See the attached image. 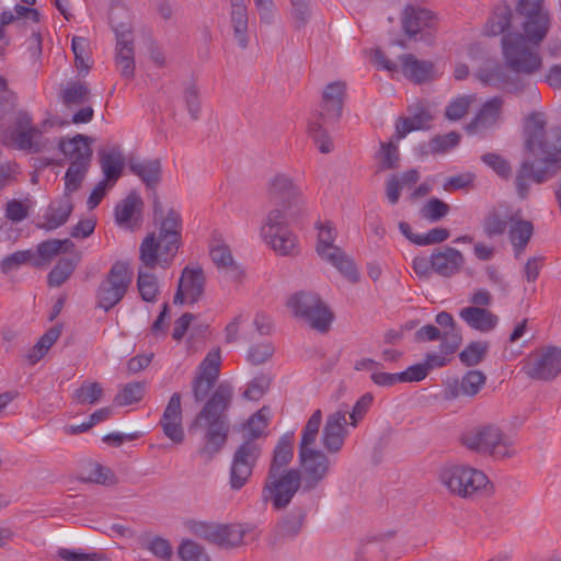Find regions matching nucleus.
<instances>
[{
	"label": "nucleus",
	"instance_id": "1",
	"mask_svg": "<svg viewBox=\"0 0 561 561\" xmlns=\"http://www.w3.org/2000/svg\"><path fill=\"white\" fill-rule=\"evenodd\" d=\"M523 150L526 158L516 171L514 184L517 196L525 201L531 182L541 185L561 173V126L547 128L545 113L528 114L523 127Z\"/></svg>",
	"mask_w": 561,
	"mask_h": 561
},
{
	"label": "nucleus",
	"instance_id": "2",
	"mask_svg": "<svg viewBox=\"0 0 561 561\" xmlns=\"http://www.w3.org/2000/svg\"><path fill=\"white\" fill-rule=\"evenodd\" d=\"M217 379L196 373L192 380L195 402H205L192 422L191 430L204 432V445L198 455L209 462L224 448L230 432L228 412L233 401V387L228 381L216 386Z\"/></svg>",
	"mask_w": 561,
	"mask_h": 561
},
{
	"label": "nucleus",
	"instance_id": "3",
	"mask_svg": "<svg viewBox=\"0 0 561 561\" xmlns=\"http://www.w3.org/2000/svg\"><path fill=\"white\" fill-rule=\"evenodd\" d=\"M294 458V433L284 434L277 442L262 488V501L275 511L285 510L301 486L298 469H287Z\"/></svg>",
	"mask_w": 561,
	"mask_h": 561
},
{
	"label": "nucleus",
	"instance_id": "4",
	"mask_svg": "<svg viewBox=\"0 0 561 561\" xmlns=\"http://www.w3.org/2000/svg\"><path fill=\"white\" fill-rule=\"evenodd\" d=\"M159 220L158 234L149 232L139 245V261L145 267L169 268L182 244V217L171 208Z\"/></svg>",
	"mask_w": 561,
	"mask_h": 561
},
{
	"label": "nucleus",
	"instance_id": "5",
	"mask_svg": "<svg viewBox=\"0 0 561 561\" xmlns=\"http://www.w3.org/2000/svg\"><path fill=\"white\" fill-rule=\"evenodd\" d=\"M42 135L26 110H16L0 121V142L8 148L38 153L44 149Z\"/></svg>",
	"mask_w": 561,
	"mask_h": 561
},
{
	"label": "nucleus",
	"instance_id": "6",
	"mask_svg": "<svg viewBox=\"0 0 561 561\" xmlns=\"http://www.w3.org/2000/svg\"><path fill=\"white\" fill-rule=\"evenodd\" d=\"M346 95V83L334 81L329 83L322 93V110L312 115L308 123V134L313 139L321 153H330L333 150V142L322 123L333 119L339 121L342 116Z\"/></svg>",
	"mask_w": 561,
	"mask_h": 561
},
{
	"label": "nucleus",
	"instance_id": "7",
	"mask_svg": "<svg viewBox=\"0 0 561 561\" xmlns=\"http://www.w3.org/2000/svg\"><path fill=\"white\" fill-rule=\"evenodd\" d=\"M108 19L116 35V66L122 78L131 80L135 76V48L129 12L123 5L112 4Z\"/></svg>",
	"mask_w": 561,
	"mask_h": 561
},
{
	"label": "nucleus",
	"instance_id": "8",
	"mask_svg": "<svg viewBox=\"0 0 561 561\" xmlns=\"http://www.w3.org/2000/svg\"><path fill=\"white\" fill-rule=\"evenodd\" d=\"M461 442L468 449L488 454L495 459L502 460L516 455L514 442L493 424L472 428L461 436Z\"/></svg>",
	"mask_w": 561,
	"mask_h": 561
},
{
	"label": "nucleus",
	"instance_id": "9",
	"mask_svg": "<svg viewBox=\"0 0 561 561\" xmlns=\"http://www.w3.org/2000/svg\"><path fill=\"white\" fill-rule=\"evenodd\" d=\"M134 272L127 261H116L95 291V307L105 312L117 306L133 283Z\"/></svg>",
	"mask_w": 561,
	"mask_h": 561
},
{
	"label": "nucleus",
	"instance_id": "10",
	"mask_svg": "<svg viewBox=\"0 0 561 561\" xmlns=\"http://www.w3.org/2000/svg\"><path fill=\"white\" fill-rule=\"evenodd\" d=\"M502 50L507 67L516 73L533 75L541 68L542 59L522 33L502 36Z\"/></svg>",
	"mask_w": 561,
	"mask_h": 561
},
{
	"label": "nucleus",
	"instance_id": "11",
	"mask_svg": "<svg viewBox=\"0 0 561 561\" xmlns=\"http://www.w3.org/2000/svg\"><path fill=\"white\" fill-rule=\"evenodd\" d=\"M267 197L274 208H279L291 219H298L306 213V201L299 186L286 174L273 176L267 186Z\"/></svg>",
	"mask_w": 561,
	"mask_h": 561
},
{
	"label": "nucleus",
	"instance_id": "12",
	"mask_svg": "<svg viewBox=\"0 0 561 561\" xmlns=\"http://www.w3.org/2000/svg\"><path fill=\"white\" fill-rule=\"evenodd\" d=\"M515 10L522 19V36L539 47L551 27V16L543 7V0H517Z\"/></svg>",
	"mask_w": 561,
	"mask_h": 561
},
{
	"label": "nucleus",
	"instance_id": "13",
	"mask_svg": "<svg viewBox=\"0 0 561 561\" xmlns=\"http://www.w3.org/2000/svg\"><path fill=\"white\" fill-rule=\"evenodd\" d=\"M287 305L296 317L302 319L312 329L321 333L329 331L333 321V313L318 294L310 291L296 293L289 298Z\"/></svg>",
	"mask_w": 561,
	"mask_h": 561
},
{
	"label": "nucleus",
	"instance_id": "14",
	"mask_svg": "<svg viewBox=\"0 0 561 561\" xmlns=\"http://www.w3.org/2000/svg\"><path fill=\"white\" fill-rule=\"evenodd\" d=\"M439 480L453 494L465 499L486 488L490 483L481 470L465 465L443 468Z\"/></svg>",
	"mask_w": 561,
	"mask_h": 561
},
{
	"label": "nucleus",
	"instance_id": "15",
	"mask_svg": "<svg viewBox=\"0 0 561 561\" xmlns=\"http://www.w3.org/2000/svg\"><path fill=\"white\" fill-rule=\"evenodd\" d=\"M262 444L252 439H243L236 448L229 470V486L231 490L239 491L249 483L262 456Z\"/></svg>",
	"mask_w": 561,
	"mask_h": 561
},
{
	"label": "nucleus",
	"instance_id": "16",
	"mask_svg": "<svg viewBox=\"0 0 561 561\" xmlns=\"http://www.w3.org/2000/svg\"><path fill=\"white\" fill-rule=\"evenodd\" d=\"M290 220L284 210L273 208L261 229L266 242L280 255H293L297 248V238L287 226Z\"/></svg>",
	"mask_w": 561,
	"mask_h": 561
},
{
	"label": "nucleus",
	"instance_id": "17",
	"mask_svg": "<svg viewBox=\"0 0 561 561\" xmlns=\"http://www.w3.org/2000/svg\"><path fill=\"white\" fill-rule=\"evenodd\" d=\"M401 25L409 38L432 44L438 28V18L426 8L408 4L401 14Z\"/></svg>",
	"mask_w": 561,
	"mask_h": 561
},
{
	"label": "nucleus",
	"instance_id": "18",
	"mask_svg": "<svg viewBox=\"0 0 561 561\" xmlns=\"http://www.w3.org/2000/svg\"><path fill=\"white\" fill-rule=\"evenodd\" d=\"M298 456L302 468L300 472L302 490L310 492L328 476L330 459L319 449L298 450Z\"/></svg>",
	"mask_w": 561,
	"mask_h": 561
},
{
	"label": "nucleus",
	"instance_id": "19",
	"mask_svg": "<svg viewBox=\"0 0 561 561\" xmlns=\"http://www.w3.org/2000/svg\"><path fill=\"white\" fill-rule=\"evenodd\" d=\"M524 369L533 379L549 381L561 373V348L547 346L529 358Z\"/></svg>",
	"mask_w": 561,
	"mask_h": 561
},
{
	"label": "nucleus",
	"instance_id": "20",
	"mask_svg": "<svg viewBox=\"0 0 561 561\" xmlns=\"http://www.w3.org/2000/svg\"><path fill=\"white\" fill-rule=\"evenodd\" d=\"M347 411L337 410L328 415L321 436L324 449L330 454H337L344 446L347 436Z\"/></svg>",
	"mask_w": 561,
	"mask_h": 561
},
{
	"label": "nucleus",
	"instance_id": "21",
	"mask_svg": "<svg viewBox=\"0 0 561 561\" xmlns=\"http://www.w3.org/2000/svg\"><path fill=\"white\" fill-rule=\"evenodd\" d=\"M466 263L463 254L445 245L432 252L433 271L442 277L450 278L459 274Z\"/></svg>",
	"mask_w": 561,
	"mask_h": 561
},
{
	"label": "nucleus",
	"instance_id": "22",
	"mask_svg": "<svg viewBox=\"0 0 561 561\" xmlns=\"http://www.w3.org/2000/svg\"><path fill=\"white\" fill-rule=\"evenodd\" d=\"M164 435L175 444H181L184 440V431L182 427V409H181V394L174 392L160 420Z\"/></svg>",
	"mask_w": 561,
	"mask_h": 561
},
{
	"label": "nucleus",
	"instance_id": "23",
	"mask_svg": "<svg viewBox=\"0 0 561 561\" xmlns=\"http://www.w3.org/2000/svg\"><path fill=\"white\" fill-rule=\"evenodd\" d=\"M401 72L415 84H421L435 78V66L430 60H420L412 54L400 56Z\"/></svg>",
	"mask_w": 561,
	"mask_h": 561
},
{
	"label": "nucleus",
	"instance_id": "24",
	"mask_svg": "<svg viewBox=\"0 0 561 561\" xmlns=\"http://www.w3.org/2000/svg\"><path fill=\"white\" fill-rule=\"evenodd\" d=\"M504 101L501 96H493L482 104L476 117L466 126L468 134L494 126L501 118Z\"/></svg>",
	"mask_w": 561,
	"mask_h": 561
},
{
	"label": "nucleus",
	"instance_id": "25",
	"mask_svg": "<svg viewBox=\"0 0 561 561\" xmlns=\"http://www.w3.org/2000/svg\"><path fill=\"white\" fill-rule=\"evenodd\" d=\"M408 111L410 115L400 118L397 123L398 139L404 138L411 131L427 129L433 119L432 114L422 103L410 105Z\"/></svg>",
	"mask_w": 561,
	"mask_h": 561
},
{
	"label": "nucleus",
	"instance_id": "26",
	"mask_svg": "<svg viewBox=\"0 0 561 561\" xmlns=\"http://www.w3.org/2000/svg\"><path fill=\"white\" fill-rule=\"evenodd\" d=\"M129 171L137 175L148 190L154 191L162 180L160 159H134L128 163Z\"/></svg>",
	"mask_w": 561,
	"mask_h": 561
},
{
	"label": "nucleus",
	"instance_id": "27",
	"mask_svg": "<svg viewBox=\"0 0 561 561\" xmlns=\"http://www.w3.org/2000/svg\"><path fill=\"white\" fill-rule=\"evenodd\" d=\"M534 234V225L530 220L514 216L508 229V240L513 248L514 257L519 260Z\"/></svg>",
	"mask_w": 561,
	"mask_h": 561
},
{
	"label": "nucleus",
	"instance_id": "28",
	"mask_svg": "<svg viewBox=\"0 0 561 561\" xmlns=\"http://www.w3.org/2000/svg\"><path fill=\"white\" fill-rule=\"evenodd\" d=\"M459 317L473 330L490 332L499 323V317L486 308L466 307L459 312Z\"/></svg>",
	"mask_w": 561,
	"mask_h": 561
},
{
	"label": "nucleus",
	"instance_id": "29",
	"mask_svg": "<svg viewBox=\"0 0 561 561\" xmlns=\"http://www.w3.org/2000/svg\"><path fill=\"white\" fill-rule=\"evenodd\" d=\"M514 216L511 215L506 205L494 206L483 218L482 228L488 238L499 237L505 233L508 224L512 222Z\"/></svg>",
	"mask_w": 561,
	"mask_h": 561
},
{
	"label": "nucleus",
	"instance_id": "30",
	"mask_svg": "<svg viewBox=\"0 0 561 561\" xmlns=\"http://www.w3.org/2000/svg\"><path fill=\"white\" fill-rule=\"evenodd\" d=\"M73 209V204L70 196H64L49 205L48 210L44 215L45 222L38 224L37 227L47 231L57 229L65 225Z\"/></svg>",
	"mask_w": 561,
	"mask_h": 561
},
{
	"label": "nucleus",
	"instance_id": "31",
	"mask_svg": "<svg viewBox=\"0 0 561 561\" xmlns=\"http://www.w3.org/2000/svg\"><path fill=\"white\" fill-rule=\"evenodd\" d=\"M205 274L202 267L185 266L180 277V285L184 287L190 304L197 302L204 294Z\"/></svg>",
	"mask_w": 561,
	"mask_h": 561
},
{
	"label": "nucleus",
	"instance_id": "32",
	"mask_svg": "<svg viewBox=\"0 0 561 561\" xmlns=\"http://www.w3.org/2000/svg\"><path fill=\"white\" fill-rule=\"evenodd\" d=\"M513 11L507 3L496 5L488 18L483 33L486 36H499L511 33Z\"/></svg>",
	"mask_w": 561,
	"mask_h": 561
},
{
	"label": "nucleus",
	"instance_id": "33",
	"mask_svg": "<svg viewBox=\"0 0 561 561\" xmlns=\"http://www.w3.org/2000/svg\"><path fill=\"white\" fill-rule=\"evenodd\" d=\"M144 202L140 195L133 191L115 206V221L119 226H129L141 215Z\"/></svg>",
	"mask_w": 561,
	"mask_h": 561
},
{
	"label": "nucleus",
	"instance_id": "34",
	"mask_svg": "<svg viewBox=\"0 0 561 561\" xmlns=\"http://www.w3.org/2000/svg\"><path fill=\"white\" fill-rule=\"evenodd\" d=\"M420 178V172L416 169H410L401 174H392L386 183L388 202L396 205L399 202L402 188L416 184Z\"/></svg>",
	"mask_w": 561,
	"mask_h": 561
},
{
	"label": "nucleus",
	"instance_id": "35",
	"mask_svg": "<svg viewBox=\"0 0 561 561\" xmlns=\"http://www.w3.org/2000/svg\"><path fill=\"white\" fill-rule=\"evenodd\" d=\"M99 156L101 169L104 174L103 180L114 185L122 176L125 167L124 156L118 149L108 152L103 150L99 152Z\"/></svg>",
	"mask_w": 561,
	"mask_h": 561
},
{
	"label": "nucleus",
	"instance_id": "36",
	"mask_svg": "<svg viewBox=\"0 0 561 561\" xmlns=\"http://www.w3.org/2000/svg\"><path fill=\"white\" fill-rule=\"evenodd\" d=\"M91 139L82 134H77L70 139L60 138L58 148L62 154L71 160H78L80 157L88 156V162L91 161L92 149L90 148Z\"/></svg>",
	"mask_w": 561,
	"mask_h": 561
},
{
	"label": "nucleus",
	"instance_id": "37",
	"mask_svg": "<svg viewBox=\"0 0 561 561\" xmlns=\"http://www.w3.org/2000/svg\"><path fill=\"white\" fill-rule=\"evenodd\" d=\"M305 513L299 511H293L284 515L277 523L273 545H276L278 538H294L296 537L304 525Z\"/></svg>",
	"mask_w": 561,
	"mask_h": 561
},
{
	"label": "nucleus",
	"instance_id": "38",
	"mask_svg": "<svg viewBox=\"0 0 561 561\" xmlns=\"http://www.w3.org/2000/svg\"><path fill=\"white\" fill-rule=\"evenodd\" d=\"M89 153L84 158L72 160L70 167L65 174V195L70 196L72 192L81 187L82 181L89 170L90 162H88Z\"/></svg>",
	"mask_w": 561,
	"mask_h": 561
},
{
	"label": "nucleus",
	"instance_id": "39",
	"mask_svg": "<svg viewBox=\"0 0 561 561\" xmlns=\"http://www.w3.org/2000/svg\"><path fill=\"white\" fill-rule=\"evenodd\" d=\"M323 260L332 264L350 282L357 283L359 280V273L353 260L347 256L341 248L333 250V252L324 256Z\"/></svg>",
	"mask_w": 561,
	"mask_h": 561
},
{
	"label": "nucleus",
	"instance_id": "40",
	"mask_svg": "<svg viewBox=\"0 0 561 561\" xmlns=\"http://www.w3.org/2000/svg\"><path fill=\"white\" fill-rule=\"evenodd\" d=\"M147 270L149 268L145 267L140 262V266L138 267L137 288L142 300L152 302L157 299L159 286L154 274Z\"/></svg>",
	"mask_w": 561,
	"mask_h": 561
},
{
	"label": "nucleus",
	"instance_id": "41",
	"mask_svg": "<svg viewBox=\"0 0 561 561\" xmlns=\"http://www.w3.org/2000/svg\"><path fill=\"white\" fill-rule=\"evenodd\" d=\"M270 409L267 407L261 408L257 412L252 414L244 424V439L256 440L263 436L265 428L268 426Z\"/></svg>",
	"mask_w": 561,
	"mask_h": 561
},
{
	"label": "nucleus",
	"instance_id": "42",
	"mask_svg": "<svg viewBox=\"0 0 561 561\" xmlns=\"http://www.w3.org/2000/svg\"><path fill=\"white\" fill-rule=\"evenodd\" d=\"M62 331V324L58 323L48 329L37 341V343L33 346L31 353L28 354V359L32 364L37 363L47 351L54 345V343L59 339Z\"/></svg>",
	"mask_w": 561,
	"mask_h": 561
},
{
	"label": "nucleus",
	"instance_id": "43",
	"mask_svg": "<svg viewBox=\"0 0 561 561\" xmlns=\"http://www.w3.org/2000/svg\"><path fill=\"white\" fill-rule=\"evenodd\" d=\"M77 262L70 257H61L47 275L49 287H59L72 275Z\"/></svg>",
	"mask_w": 561,
	"mask_h": 561
},
{
	"label": "nucleus",
	"instance_id": "44",
	"mask_svg": "<svg viewBox=\"0 0 561 561\" xmlns=\"http://www.w3.org/2000/svg\"><path fill=\"white\" fill-rule=\"evenodd\" d=\"M78 479L85 483H98L103 485H112L115 483V477L111 469L100 463H91L90 467L80 472Z\"/></svg>",
	"mask_w": 561,
	"mask_h": 561
},
{
	"label": "nucleus",
	"instance_id": "45",
	"mask_svg": "<svg viewBox=\"0 0 561 561\" xmlns=\"http://www.w3.org/2000/svg\"><path fill=\"white\" fill-rule=\"evenodd\" d=\"M231 24L233 27V36L238 43V46L245 49L249 46L248 35V9L231 10Z\"/></svg>",
	"mask_w": 561,
	"mask_h": 561
},
{
	"label": "nucleus",
	"instance_id": "46",
	"mask_svg": "<svg viewBox=\"0 0 561 561\" xmlns=\"http://www.w3.org/2000/svg\"><path fill=\"white\" fill-rule=\"evenodd\" d=\"M489 347L490 344L486 341L470 342L459 353V359L467 367L477 366L485 358Z\"/></svg>",
	"mask_w": 561,
	"mask_h": 561
},
{
	"label": "nucleus",
	"instance_id": "47",
	"mask_svg": "<svg viewBox=\"0 0 561 561\" xmlns=\"http://www.w3.org/2000/svg\"><path fill=\"white\" fill-rule=\"evenodd\" d=\"M103 388L96 381H83L81 386L75 390L72 399L77 404H96L103 397Z\"/></svg>",
	"mask_w": 561,
	"mask_h": 561
},
{
	"label": "nucleus",
	"instance_id": "48",
	"mask_svg": "<svg viewBox=\"0 0 561 561\" xmlns=\"http://www.w3.org/2000/svg\"><path fill=\"white\" fill-rule=\"evenodd\" d=\"M322 423V412L320 409L316 410L305 424L299 443V450L313 449L312 445L316 443L319 435V430Z\"/></svg>",
	"mask_w": 561,
	"mask_h": 561
},
{
	"label": "nucleus",
	"instance_id": "49",
	"mask_svg": "<svg viewBox=\"0 0 561 561\" xmlns=\"http://www.w3.org/2000/svg\"><path fill=\"white\" fill-rule=\"evenodd\" d=\"M220 537L215 545L222 548H234L242 543L245 529L240 524L219 525Z\"/></svg>",
	"mask_w": 561,
	"mask_h": 561
},
{
	"label": "nucleus",
	"instance_id": "50",
	"mask_svg": "<svg viewBox=\"0 0 561 561\" xmlns=\"http://www.w3.org/2000/svg\"><path fill=\"white\" fill-rule=\"evenodd\" d=\"M319 229L318 234V243H317V252L321 259L329 255L333 252V250L340 249L339 247L333 244L335 240L336 231L330 221L324 224L319 222L317 225Z\"/></svg>",
	"mask_w": 561,
	"mask_h": 561
},
{
	"label": "nucleus",
	"instance_id": "51",
	"mask_svg": "<svg viewBox=\"0 0 561 561\" xmlns=\"http://www.w3.org/2000/svg\"><path fill=\"white\" fill-rule=\"evenodd\" d=\"M146 391V382L136 381L123 386L122 390L115 396L114 403L119 407L129 405L139 402Z\"/></svg>",
	"mask_w": 561,
	"mask_h": 561
},
{
	"label": "nucleus",
	"instance_id": "52",
	"mask_svg": "<svg viewBox=\"0 0 561 561\" xmlns=\"http://www.w3.org/2000/svg\"><path fill=\"white\" fill-rule=\"evenodd\" d=\"M90 89L84 82H70L61 93L62 103L66 106L81 105L89 101Z\"/></svg>",
	"mask_w": 561,
	"mask_h": 561
},
{
	"label": "nucleus",
	"instance_id": "53",
	"mask_svg": "<svg viewBox=\"0 0 561 561\" xmlns=\"http://www.w3.org/2000/svg\"><path fill=\"white\" fill-rule=\"evenodd\" d=\"M459 141L460 135L457 131L437 135L428 141V152L432 154L445 153L457 147Z\"/></svg>",
	"mask_w": 561,
	"mask_h": 561
},
{
	"label": "nucleus",
	"instance_id": "54",
	"mask_svg": "<svg viewBox=\"0 0 561 561\" xmlns=\"http://www.w3.org/2000/svg\"><path fill=\"white\" fill-rule=\"evenodd\" d=\"M18 96L9 89L5 78L0 76V121L5 118L10 113L19 110Z\"/></svg>",
	"mask_w": 561,
	"mask_h": 561
},
{
	"label": "nucleus",
	"instance_id": "55",
	"mask_svg": "<svg viewBox=\"0 0 561 561\" xmlns=\"http://www.w3.org/2000/svg\"><path fill=\"white\" fill-rule=\"evenodd\" d=\"M481 161L504 180H507L512 174V165L510 161L499 153H484L481 156Z\"/></svg>",
	"mask_w": 561,
	"mask_h": 561
},
{
	"label": "nucleus",
	"instance_id": "56",
	"mask_svg": "<svg viewBox=\"0 0 561 561\" xmlns=\"http://www.w3.org/2000/svg\"><path fill=\"white\" fill-rule=\"evenodd\" d=\"M450 207L447 203L440 201L439 198L433 197L428 199L422 207L421 215L423 218L430 220L431 222H436L447 216Z\"/></svg>",
	"mask_w": 561,
	"mask_h": 561
},
{
	"label": "nucleus",
	"instance_id": "57",
	"mask_svg": "<svg viewBox=\"0 0 561 561\" xmlns=\"http://www.w3.org/2000/svg\"><path fill=\"white\" fill-rule=\"evenodd\" d=\"M378 159L380 160L379 170L397 169L400 161L398 147L393 142H381Z\"/></svg>",
	"mask_w": 561,
	"mask_h": 561
},
{
	"label": "nucleus",
	"instance_id": "58",
	"mask_svg": "<svg viewBox=\"0 0 561 561\" xmlns=\"http://www.w3.org/2000/svg\"><path fill=\"white\" fill-rule=\"evenodd\" d=\"M486 377L480 370H469L461 378L462 396L474 397L485 383Z\"/></svg>",
	"mask_w": 561,
	"mask_h": 561
},
{
	"label": "nucleus",
	"instance_id": "59",
	"mask_svg": "<svg viewBox=\"0 0 561 561\" xmlns=\"http://www.w3.org/2000/svg\"><path fill=\"white\" fill-rule=\"evenodd\" d=\"M440 353L444 355H453L459 348L462 342V335L460 328L454 327L451 329L442 331L440 336Z\"/></svg>",
	"mask_w": 561,
	"mask_h": 561
},
{
	"label": "nucleus",
	"instance_id": "60",
	"mask_svg": "<svg viewBox=\"0 0 561 561\" xmlns=\"http://www.w3.org/2000/svg\"><path fill=\"white\" fill-rule=\"evenodd\" d=\"M179 557L182 561H210L205 549L192 540H184L181 543Z\"/></svg>",
	"mask_w": 561,
	"mask_h": 561
},
{
	"label": "nucleus",
	"instance_id": "61",
	"mask_svg": "<svg viewBox=\"0 0 561 561\" xmlns=\"http://www.w3.org/2000/svg\"><path fill=\"white\" fill-rule=\"evenodd\" d=\"M473 101V96L463 95L451 101L445 110V117L449 121L461 119L469 111L470 104Z\"/></svg>",
	"mask_w": 561,
	"mask_h": 561
},
{
	"label": "nucleus",
	"instance_id": "62",
	"mask_svg": "<svg viewBox=\"0 0 561 561\" xmlns=\"http://www.w3.org/2000/svg\"><path fill=\"white\" fill-rule=\"evenodd\" d=\"M196 373L218 379L220 374V350L210 351L199 364Z\"/></svg>",
	"mask_w": 561,
	"mask_h": 561
},
{
	"label": "nucleus",
	"instance_id": "63",
	"mask_svg": "<svg viewBox=\"0 0 561 561\" xmlns=\"http://www.w3.org/2000/svg\"><path fill=\"white\" fill-rule=\"evenodd\" d=\"M34 259L32 250L16 251L5 256L0 264V268L3 273L8 274L16 270L20 265L28 263Z\"/></svg>",
	"mask_w": 561,
	"mask_h": 561
},
{
	"label": "nucleus",
	"instance_id": "64",
	"mask_svg": "<svg viewBox=\"0 0 561 561\" xmlns=\"http://www.w3.org/2000/svg\"><path fill=\"white\" fill-rule=\"evenodd\" d=\"M146 548L162 561H171L172 559L173 550L168 539L157 536L148 541Z\"/></svg>",
	"mask_w": 561,
	"mask_h": 561
}]
</instances>
